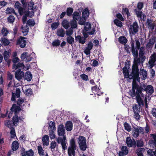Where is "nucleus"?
Returning a JSON list of instances; mask_svg holds the SVG:
<instances>
[{"instance_id": "e2e57ef3", "label": "nucleus", "mask_w": 156, "mask_h": 156, "mask_svg": "<svg viewBox=\"0 0 156 156\" xmlns=\"http://www.w3.org/2000/svg\"><path fill=\"white\" fill-rule=\"evenodd\" d=\"M2 32L4 36H6L8 33V31L6 29L3 28L2 30Z\"/></svg>"}, {"instance_id": "4c0bfd02", "label": "nucleus", "mask_w": 156, "mask_h": 156, "mask_svg": "<svg viewBox=\"0 0 156 156\" xmlns=\"http://www.w3.org/2000/svg\"><path fill=\"white\" fill-rule=\"evenodd\" d=\"M21 29L22 30V32L23 33H25L24 35H26L27 34V33L29 31V27L27 25L24 27L22 26Z\"/></svg>"}, {"instance_id": "4d7b16f0", "label": "nucleus", "mask_w": 156, "mask_h": 156, "mask_svg": "<svg viewBox=\"0 0 156 156\" xmlns=\"http://www.w3.org/2000/svg\"><path fill=\"white\" fill-rule=\"evenodd\" d=\"M27 52H24L23 53L21 56V59L23 60H24L25 58L27 59L28 56L27 55Z\"/></svg>"}, {"instance_id": "58836bf2", "label": "nucleus", "mask_w": 156, "mask_h": 156, "mask_svg": "<svg viewBox=\"0 0 156 156\" xmlns=\"http://www.w3.org/2000/svg\"><path fill=\"white\" fill-rule=\"evenodd\" d=\"M0 41L2 44L5 46L8 45L10 43L9 41L7 39L5 38H2Z\"/></svg>"}, {"instance_id": "7ed1b4c3", "label": "nucleus", "mask_w": 156, "mask_h": 156, "mask_svg": "<svg viewBox=\"0 0 156 156\" xmlns=\"http://www.w3.org/2000/svg\"><path fill=\"white\" fill-rule=\"evenodd\" d=\"M131 74L130 77H131L132 78H134L137 81L140 82V78L139 77V70L138 66L136 65H133Z\"/></svg>"}, {"instance_id": "a19ab883", "label": "nucleus", "mask_w": 156, "mask_h": 156, "mask_svg": "<svg viewBox=\"0 0 156 156\" xmlns=\"http://www.w3.org/2000/svg\"><path fill=\"white\" fill-rule=\"evenodd\" d=\"M139 49V56L142 57L144 56V55L146 54L145 48L144 47H142L140 48Z\"/></svg>"}, {"instance_id": "3c124183", "label": "nucleus", "mask_w": 156, "mask_h": 156, "mask_svg": "<svg viewBox=\"0 0 156 156\" xmlns=\"http://www.w3.org/2000/svg\"><path fill=\"white\" fill-rule=\"evenodd\" d=\"M91 89L92 91H95L97 92L98 93L97 95L98 96H100L101 95V94L99 93V91L100 90V89L99 88V87L97 88V85H96L94 87H92L91 88Z\"/></svg>"}, {"instance_id": "603ef678", "label": "nucleus", "mask_w": 156, "mask_h": 156, "mask_svg": "<svg viewBox=\"0 0 156 156\" xmlns=\"http://www.w3.org/2000/svg\"><path fill=\"white\" fill-rule=\"evenodd\" d=\"M114 22L115 24L119 27H121L122 26V23L118 20H114Z\"/></svg>"}, {"instance_id": "69168bd1", "label": "nucleus", "mask_w": 156, "mask_h": 156, "mask_svg": "<svg viewBox=\"0 0 156 156\" xmlns=\"http://www.w3.org/2000/svg\"><path fill=\"white\" fill-rule=\"evenodd\" d=\"M20 88H17L16 89L15 94L17 98H19L20 97Z\"/></svg>"}, {"instance_id": "c85d7f7f", "label": "nucleus", "mask_w": 156, "mask_h": 156, "mask_svg": "<svg viewBox=\"0 0 156 156\" xmlns=\"http://www.w3.org/2000/svg\"><path fill=\"white\" fill-rule=\"evenodd\" d=\"M60 140H61L60 141L61 142V144L62 146V149L64 150H65L66 148H67V147L65 142V141H64L62 138H58L57 139V141L58 143H60L59 141Z\"/></svg>"}, {"instance_id": "f3484780", "label": "nucleus", "mask_w": 156, "mask_h": 156, "mask_svg": "<svg viewBox=\"0 0 156 156\" xmlns=\"http://www.w3.org/2000/svg\"><path fill=\"white\" fill-rule=\"evenodd\" d=\"M139 73L141 76V78L144 80L147 77V72L143 69H141L140 70Z\"/></svg>"}, {"instance_id": "f8f14e48", "label": "nucleus", "mask_w": 156, "mask_h": 156, "mask_svg": "<svg viewBox=\"0 0 156 156\" xmlns=\"http://www.w3.org/2000/svg\"><path fill=\"white\" fill-rule=\"evenodd\" d=\"M25 37H20V38L17 39L16 44L19 45L21 48H24L26 45V41L25 40Z\"/></svg>"}, {"instance_id": "13d9d810", "label": "nucleus", "mask_w": 156, "mask_h": 156, "mask_svg": "<svg viewBox=\"0 0 156 156\" xmlns=\"http://www.w3.org/2000/svg\"><path fill=\"white\" fill-rule=\"evenodd\" d=\"M137 146L138 147H142L144 145L143 141L142 140H139L137 141Z\"/></svg>"}, {"instance_id": "f704fd0d", "label": "nucleus", "mask_w": 156, "mask_h": 156, "mask_svg": "<svg viewBox=\"0 0 156 156\" xmlns=\"http://www.w3.org/2000/svg\"><path fill=\"white\" fill-rule=\"evenodd\" d=\"M7 21L9 23L12 24L14 22L15 18L12 15H10L7 18Z\"/></svg>"}, {"instance_id": "f257e3e1", "label": "nucleus", "mask_w": 156, "mask_h": 156, "mask_svg": "<svg viewBox=\"0 0 156 156\" xmlns=\"http://www.w3.org/2000/svg\"><path fill=\"white\" fill-rule=\"evenodd\" d=\"M146 86L144 84H141L139 87L136 88V100L137 102L140 105H143L144 103V100L147 101V98L142 92V91H145Z\"/></svg>"}, {"instance_id": "e433bc0d", "label": "nucleus", "mask_w": 156, "mask_h": 156, "mask_svg": "<svg viewBox=\"0 0 156 156\" xmlns=\"http://www.w3.org/2000/svg\"><path fill=\"white\" fill-rule=\"evenodd\" d=\"M37 149L38 154L40 156H43L44 155V151L41 146H38Z\"/></svg>"}, {"instance_id": "37998d69", "label": "nucleus", "mask_w": 156, "mask_h": 156, "mask_svg": "<svg viewBox=\"0 0 156 156\" xmlns=\"http://www.w3.org/2000/svg\"><path fill=\"white\" fill-rule=\"evenodd\" d=\"M27 24L29 26L33 27L35 25V22L33 19H30L27 21Z\"/></svg>"}, {"instance_id": "423d86ee", "label": "nucleus", "mask_w": 156, "mask_h": 156, "mask_svg": "<svg viewBox=\"0 0 156 156\" xmlns=\"http://www.w3.org/2000/svg\"><path fill=\"white\" fill-rule=\"evenodd\" d=\"M76 142L74 138L71 139L70 141V146L69 147V156H75V150L76 149Z\"/></svg>"}, {"instance_id": "20e7f679", "label": "nucleus", "mask_w": 156, "mask_h": 156, "mask_svg": "<svg viewBox=\"0 0 156 156\" xmlns=\"http://www.w3.org/2000/svg\"><path fill=\"white\" fill-rule=\"evenodd\" d=\"M20 59L18 57H15L13 58L12 59V62L13 63L12 66V69L14 70H16L19 68H22L24 69L25 67V66L23 63L19 62Z\"/></svg>"}, {"instance_id": "4468645a", "label": "nucleus", "mask_w": 156, "mask_h": 156, "mask_svg": "<svg viewBox=\"0 0 156 156\" xmlns=\"http://www.w3.org/2000/svg\"><path fill=\"white\" fill-rule=\"evenodd\" d=\"M156 61V58L154 57V56L151 55L150 57L148 62V67L149 68H152L155 65V62Z\"/></svg>"}, {"instance_id": "ea45409f", "label": "nucleus", "mask_w": 156, "mask_h": 156, "mask_svg": "<svg viewBox=\"0 0 156 156\" xmlns=\"http://www.w3.org/2000/svg\"><path fill=\"white\" fill-rule=\"evenodd\" d=\"M83 17L86 18L88 17L89 15V10L87 9H85L82 12Z\"/></svg>"}, {"instance_id": "a18cd8bd", "label": "nucleus", "mask_w": 156, "mask_h": 156, "mask_svg": "<svg viewBox=\"0 0 156 156\" xmlns=\"http://www.w3.org/2000/svg\"><path fill=\"white\" fill-rule=\"evenodd\" d=\"M26 96H28L32 95L33 94V91L31 88H29L26 89L24 92Z\"/></svg>"}, {"instance_id": "79ce46f5", "label": "nucleus", "mask_w": 156, "mask_h": 156, "mask_svg": "<svg viewBox=\"0 0 156 156\" xmlns=\"http://www.w3.org/2000/svg\"><path fill=\"white\" fill-rule=\"evenodd\" d=\"M135 88L134 87H133V89L132 90H130L129 92V94L132 97H134L136 96V92Z\"/></svg>"}, {"instance_id": "c03bdc74", "label": "nucleus", "mask_w": 156, "mask_h": 156, "mask_svg": "<svg viewBox=\"0 0 156 156\" xmlns=\"http://www.w3.org/2000/svg\"><path fill=\"white\" fill-rule=\"evenodd\" d=\"M62 26L66 29H67L68 28V21L66 20H63L62 22Z\"/></svg>"}, {"instance_id": "bb28decb", "label": "nucleus", "mask_w": 156, "mask_h": 156, "mask_svg": "<svg viewBox=\"0 0 156 156\" xmlns=\"http://www.w3.org/2000/svg\"><path fill=\"white\" fill-rule=\"evenodd\" d=\"M65 34V31L62 28L58 29L57 30L56 34L58 36L63 37L64 36Z\"/></svg>"}, {"instance_id": "393cba45", "label": "nucleus", "mask_w": 156, "mask_h": 156, "mask_svg": "<svg viewBox=\"0 0 156 156\" xmlns=\"http://www.w3.org/2000/svg\"><path fill=\"white\" fill-rule=\"evenodd\" d=\"M80 13L77 12H75L73 14V20L75 21H78L80 19Z\"/></svg>"}, {"instance_id": "09e8293b", "label": "nucleus", "mask_w": 156, "mask_h": 156, "mask_svg": "<svg viewBox=\"0 0 156 156\" xmlns=\"http://www.w3.org/2000/svg\"><path fill=\"white\" fill-rule=\"evenodd\" d=\"M125 129L128 132L130 131L131 130V126L129 124L126 122H125L124 124Z\"/></svg>"}, {"instance_id": "a878e982", "label": "nucleus", "mask_w": 156, "mask_h": 156, "mask_svg": "<svg viewBox=\"0 0 156 156\" xmlns=\"http://www.w3.org/2000/svg\"><path fill=\"white\" fill-rule=\"evenodd\" d=\"M49 136L48 135H45L42 137V140L44 144L48 146L49 144Z\"/></svg>"}, {"instance_id": "aec40b11", "label": "nucleus", "mask_w": 156, "mask_h": 156, "mask_svg": "<svg viewBox=\"0 0 156 156\" xmlns=\"http://www.w3.org/2000/svg\"><path fill=\"white\" fill-rule=\"evenodd\" d=\"M131 50L132 53L133 55L134 58L138 57V50L137 49L135 48L133 44H131Z\"/></svg>"}, {"instance_id": "052dcab7", "label": "nucleus", "mask_w": 156, "mask_h": 156, "mask_svg": "<svg viewBox=\"0 0 156 156\" xmlns=\"http://www.w3.org/2000/svg\"><path fill=\"white\" fill-rule=\"evenodd\" d=\"M60 44V41L58 40L55 41L52 43V45L53 46H59Z\"/></svg>"}, {"instance_id": "39448f33", "label": "nucleus", "mask_w": 156, "mask_h": 156, "mask_svg": "<svg viewBox=\"0 0 156 156\" xmlns=\"http://www.w3.org/2000/svg\"><path fill=\"white\" fill-rule=\"evenodd\" d=\"M49 135L51 139L55 138L54 130H55V124L54 122L50 121L49 123Z\"/></svg>"}, {"instance_id": "6e6d98bb", "label": "nucleus", "mask_w": 156, "mask_h": 156, "mask_svg": "<svg viewBox=\"0 0 156 156\" xmlns=\"http://www.w3.org/2000/svg\"><path fill=\"white\" fill-rule=\"evenodd\" d=\"M26 156H33L34 154V152L33 151L30 149L29 151H26Z\"/></svg>"}, {"instance_id": "b1692460", "label": "nucleus", "mask_w": 156, "mask_h": 156, "mask_svg": "<svg viewBox=\"0 0 156 156\" xmlns=\"http://www.w3.org/2000/svg\"><path fill=\"white\" fill-rule=\"evenodd\" d=\"M123 73L125 77L129 78V79H132L130 77L131 75H129L128 70L126 67H124L123 69Z\"/></svg>"}, {"instance_id": "864d4df0", "label": "nucleus", "mask_w": 156, "mask_h": 156, "mask_svg": "<svg viewBox=\"0 0 156 156\" xmlns=\"http://www.w3.org/2000/svg\"><path fill=\"white\" fill-rule=\"evenodd\" d=\"M86 18L83 17H80V19L79 20L78 23L79 24L83 25H84L86 21Z\"/></svg>"}, {"instance_id": "dca6fc26", "label": "nucleus", "mask_w": 156, "mask_h": 156, "mask_svg": "<svg viewBox=\"0 0 156 156\" xmlns=\"http://www.w3.org/2000/svg\"><path fill=\"white\" fill-rule=\"evenodd\" d=\"M71 28L69 29V35L73 33V29L77 27V22L76 21L72 20L70 22Z\"/></svg>"}, {"instance_id": "72a5a7b5", "label": "nucleus", "mask_w": 156, "mask_h": 156, "mask_svg": "<svg viewBox=\"0 0 156 156\" xmlns=\"http://www.w3.org/2000/svg\"><path fill=\"white\" fill-rule=\"evenodd\" d=\"M140 132L138 128H134V130L133 131V135L135 137H137L139 134Z\"/></svg>"}, {"instance_id": "a211bd4d", "label": "nucleus", "mask_w": 156, "mask_h": 156, "mask_svg": "<svg viewBox=\"0 0 156 156\" xmlns=\"http://www.w3.org/2000/svg\"><path fill=\"white\" fill-rule=\"evenodd\" d=\"M146 25L148 26V28L151 30H154L155 25L154 22L151 20L148 19H147V20Z\"/></svg>"}, {"instance_id": "f03ea898", "label": "nucleus", "mask_w": 156, "mask_h": 156, "mask_svg": "<svg viewBox=\"0 0 156 156\" xmlns=\"http://www.w3.org/2000/svg\"><path fill=\"white\" fill-rule=\"evenodd\" d=\"M84 27L83 30V34L84 36L87 37L88 35H92L94 34L95 32V29L94 28H92L91 29V24L87 22L84 24Z\"/></svg>"}, {"instance_id": "5fc2aeb1", "label": "nucleus", "mask_w": 156, "mask_h": 156, "mask_svg": "<svg viewBox=\"0 0 156 156\" xmlns=\"http://www.w3.org/2000/svg\"><path fill=\"white\" fill-rule=\"evenodd\" d=\"M13 121L12 122L13 124L14 125L16 126V124H17L19 122V119H18V117L17 115L15 117H13L12 119Z\"/></svg>"}, {"instance_id": "8fccbe9b", "label": "nucleus", "mask_w": 156, "mask_h": 156, "mask_svg": "<svg viewBox=\"0 0 156 156\" xmlns=\"http://www.w3.org/2000/svg\"><path fill=\"white\" fill-rule=\"evenodd\" d=\"M59 25V22H54L52 23L51 27L52 29H56L58 26Z\"/></svg>"}, {"instance_id": "c756f323", "label": "nucleus", "mask_w": 156, "mask_h": 156, "mask_svg": "<svg viewBox=\"0 0 156 156\" xmlns=\"http://www.w3.org/2000/svg\"><path fill=\"white\" fill-rule=\"evenodd\" d=\"M6 13L7 14H14L15 15H17V13L15 12L14 9L12 8H7L6 10Z\"/></svg>"}, {"instance_id": "6e6552de", "label": "nucleus", "mask_w": 156, "mask_h": 156, "mask_svg": "<svg viewBox=\"0 0 156 156\" xmlns=\"http://www.w3.org/2000/svg\"><path fill=\"white\" fill-rule=\"evenodd\" d=\"M78 143L81 150L85 151L87 148L86 139L83 136H80L79 138Z\"/></svg>"}, {"instance_id": "0e129e2a", "label": "nucleus", "mask_w": 156, "mask_h": 156, "mask_svg": "<svg viewBox=\"0 0 156 156\" xmlns=\"http://www.w3.org/2000/svg\"><path fill=\"white\" fill-rule=\"evenodd\" d=\"M80 77L83 80L85 81H87L88 80V76L84 74H83L81 75H80Z\"/></svg>"}, {"instance_id": "2eb2a0df", "label": "nucleus", "mask_w": 156, "mask_h": 156, "mask_svg": "<svg viewBox=\"0 0 156 156\" xmlns=\"http://www.w3.org/2000/svg\"><path fill=\"white\" fill-rule=\"evenodd\" d=\"M21 107L17 106L16 104H13L11 108V110L12 112H14V114L17 115L21 110Z\"/></svg>"}, {"instance_id": "ddd939ff", "label": "nucleus", "mask_w": 156, "mask_h": 156, "mask_svg": "<svg viewBox=\"0 0 156 156\" xmlns=\"http://www.w3.org/2000/svg\"><path fill=\"white\" fill-rule=\"evenodd\" d=\"M65 133V130L64 126L63 124L59 125L58 128V133L59 136H64Z\"/></svg>"}, {"instance_id": "0eeeda50", "label": "nucleus", "mask_w": 156, "mask_h": 156, "mask_svg": "<svg viewBox=\"0 0 156 156\" xmlns=\"http://www.w3.org/2000/svg\"><path fill=\"white\" fill-rule=\"evenodd\" d=\"M129 29L130 34L134 35L138 31L139 26L137 23L134 22L133 24L129 26Z\"/></svg>"}, {"instance_id": "680f3d73", "label": "nucleus", "mask_w": 156, "mask_h": 156, "mask_svg": "<svg viewBox=\"0 0 156 156\" xmlns=\"http://www.w3.org/2000/svg\"><path fill=\"white\" fill-rule=\"evenodd\" d=\"M57 146V143L55 141H52L51 143L50 148L54 150Z\"/></svg>"}, {"instance_id": "2f4dec72", "label": "nucleus", "mask_w": 156, "mask_h": 156, "mask_svg": "<svg viewBox=\"0 0 156 156\" xmlns=\"http://www.w3.org/2000/svg\"><path fill=\"white\" fill-rule=\"evenodd\" d=\"M86 37L84 36V37H81L80 36H77L76 38L77 40H78L79 42L82 44H84L85 42L86 41Z\"/></svg>"}, {"instance_id": "5701e85b", "label": "nucleus", "mask_w": 156, "mask_h": 156, "mask_svg": "<svg viewBox=\"0 0 156 156\" xmlns=\"http://www.w3.org/2000/svg\"><path fill=\"white\" fill-rule=\"evenodd\" d=\"M118 41L121 44L125 45L127 43L128 40L124 36H120L118 39Z\"/></svg>"}, {"instance_id": "c9c22d12", "label": "nucleus", "mask_w": 156, "mask_h": 156, "mask_svg": "<svg viewBox=\"0 0 156 156\" xmlns=\"http://www.w3.org/2000/svg\"><path fill=\"white\" fill-rule=\"evenodd\" d=\"M11 54V53L10 52L8 51H4L3 54V56L5 60H6L7 59H9Z\"/></svg>"}, {"instance_id": "7c9ffc66", "label": "nucleus", "mask_w": 156, "mask_h": 156, "mask_svg": "<svg viewBox=\"0 0 156 156\" xmlns=\"http://www.w3.org/2000/svg\"><path fill=\"white\" fill-rule=\"evenodd\" d=\"M32 75L30 72H27L25 74V78L27 81H30L32 79Z\"/></svg>"}, {"instance_id": "4be33fe9", "label": "nucleus", "mask_w": 156, "mask_h": 156, "mask_svg": "<svg viewBox=\"0 0 156 156\" xmlns=\"http://www.w3.org/2000/svg\"><path fill=\"white\" fill-rule=\"evenodd\" d=\"M145 91L149 94L151 95L154 92L153 88L151 85H149L147 86Z\"/></svg>"}, {"instance_id": "9b49d317", "label": "nucleus", "mask_w": 156, "mask_h": 156, "mask_svg": "<svg viewBox=\"0 0 156 156\" xmlns=\"http://www.w3.org/2000/svg\"><path fill=\"white\" fill-rule=\"evenodd\" d=\"M126 142L127 146L129 147H135L136 146L135 140L133 139H131L130 137H127L126 139Z\"/></svg>"}, {"instance_id": "473e14b6", "label": "nucleus", "mask_w": 156, "mask_h": 156, "mask_svg": "<svg viewBox=\"0 0 156 156\" xmlns=\"http://www.w3.org/2000/svg\"><path fill=\"white\" fill-rule=\"evenodd\" d=\"M5 125L9 128L10 129L14 128L13 126V124L12 122V121L10 120H8L5 123Z\"/></svg>"}, {"instance_id": "9d476101", "label": "nucleus", "mask_w": 156, "mask_h": 156, "mask_svg": "<svg viewBox=\"0 0 156 156\" xmlns=\"http://www.w3.org/2000/svg\"><path fill=\"white\" fill-rule=\"evenodd\" d=\"M23 69L22 68L18 69V70L15 72V78L19 80H20L22 79L24 76V73L23 71H21V70Z\"/></svg>"}, {"instance_id": "1a4fd4ad", "label": "nucleus", "mask_w": 156, "mask_h": 156, "mask_svg": "<svg viewBox=\"0 0 156 156\" xmlns=\"http://www.w3.org/2000/svg\"><path fill=\"white\" fill-rule=\"evenodd\" d=\"M15 8L18 10V12L20 16L23 15V11L25 10L26 8L22 7L19 1H16L14 5Z\"/></svg>"}, {"instance_id": "6ab92c4d", "label": "nucleus", "mask_w": 156, "mask_h": 156, "mask_svg": "<svg viewBox=\"0 0 156 156\" xmlns=\"http://www.w3.org/2000/svg\"><path fill=\"white\" fill-rule=\"evenodd\" d=\"M156 40V37L154 36L151 37L148 42L146 45L147 47L150 48L152 47V45L154 44Z\"/></svg>"}, {"instance_id": "cd10ccee", "label": "nucleus", "mask_w": 156, "mask_h": 156, "mask_svg": "<svg viewBox=\"0 0 156 156\" xmlns=\"http://www.w3.org/2000/svg\"><path fill=\"white\" fill-rule=\"evenodd\" d=\"M34 3L32 1L30 2H27V9L28 10H34L35 8H34Z\"/></svg>"}, {"instance_id": "774afa93", "label": "nucleus", "mask_w": 156, "mask_h": 156, "mask_svg": "<svg viewBox=\"0 0 156 156\" xmlns=\"http://www.w3.org/2000/svg\"><path fill=\"white\" fill-rule=\"evenodd\" d=\"M93 44L91 42H89L86 48L91 50L93 47Z\"/></svg>"}, {"instance_id": "412c9836", "label": "nucleus", "mask_w": 156, "mask_h": 156, "mask_svg": "<svg viewBox=\"0 0 156 156\" xmlns=\"http://www.w3.org/2000/svg\"><path fill=\"white\" fill-rule=\"evenodd\" d=\"M19 145L18 142L16 140L14 141L12 144V150L13 151H16L17 150L19 147Z\"/></svg>"}, {"instance_id": "bf43d9fd", "label": "nucleus", "mask_w": 156, "mask_h": 156, "mask_svg": "<svg viewBox=\"0 0 156 156\" xmlns=\"http://www.w3.org/2000/svg\"><path fill=\"white\" fill-rule=\"evenodd\" d=\"M122 151L125 154H127L128 153L127 148L126 146H123L122 147Z\"/></svg>"}, {"instance_id": "338daca9", "label": "nucleus", "mask_w": 156, "mask_h": 156, "mask_svg": "<svg viewBox=\"0 0 156 156\" xmlns=\"http://www.w3.org/2000/svg\"><path fill=\"white\" fill-rule=\"evenodd\" d=\"M136 153L138 156H144L142 153V148L138 149Z\"/></svg>"}, {"instance_id": "de8ad7c7", "label": "nucleus", "mask_w": 156, "mask_h": 156, "mask_svg": "<svg viewBox=\"0 0 156 156\" xmlns=\"http://www.w3.org/2000/svg\"><path fill=\"white\" fill-rule=\"evenodd\" d=\"M10 133L11 135V137L12 138H14L15 136H16V132L14 128L11 129Z\"/></svg>"}, {"instance_id": "49530a36", "label": "nucleus", "mask_w": 156, "mask_h": 156, "mask_svg": "<svg viewBox=\"0 0 156 156\" xmlns=\"http://www.w3.org/2000/svg\"><path fill=\"white\" fill-rule=\"evenodd\" d=\"M134 64L137 66L138 64H140L141 62V60L140 58L138 57L134 58Z\"/></svg>"}]
</instances>
